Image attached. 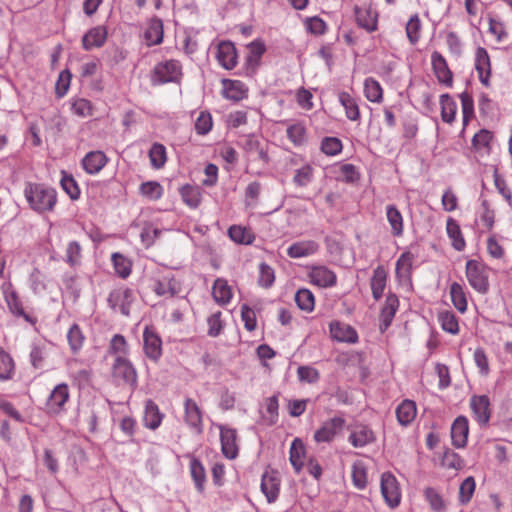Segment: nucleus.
<instances>
[{"label":"nucleus","mask_w":512,"mask_h":512,"mask_svg":"<svg viewBox=\"0 0 512 512\" xmlns=\"http://www.w3.org/2000/svg\"><path fill=\"white\" fill-rule=\"evenodd\" d=\"M286 135L297 147L307 142V130L305 125L301 122L289 123L286 128Z\"/></svg>","instance_id":"33"},{"label":"nucleus","mask_w":512,"mask_h":512,"mask_svg":"<svg viewBox=\"0 0 512 512\" xmlns=\"http://www.w3.org/2000/svg\"><path fill=\"white\" fill-rule=\"evenodd\" d=\"M275 281L274 269L266 263L259 265L258 284L263 288H270Z\"/></svg>","instance_id":"59"},{"label":"nucleus","mask_w":512,"mask_h":512,"mask_svg":"<svg viewBox=\"0 0 512 512\" xmlns=\"http://www.w3.org/2000/svg\"><path fill=\"white\" fill-rule=\"evenodd\" d=\"M425 498L434 511L440 512L445 509L442 496L434 488L425 489Z\"/></svg>","instance_id":"64"},{"label":"nucleus","mask_w":512,"mask_h":512,"mask_svg":"<svg viewBox=\"0 0 512 512\" xmlns=\"http://www.w3.org/2000/svg\"><path fill=\"white\" fill-rule=\"evenodd\" d=\"M113 379L118 383L135 387L137 384V372L127 357H115L111 369Z\"/></svg>","instance_id":"5"},{"label":"nucleus","mask_w":512,"mask_h":512,"mask_svg":"<svg viewBox=\"0 0 512 512\" xmlns=\"http://www.w3.org/2000/svg\"><path fill=\"white\" fill-rule=\"evenodd\" d=\"M466 277L471 287L477 292L485 294L488 291V273L484 264L476 260L467 261Z\"/></svg>","instance_id":"3"},{"label":"nucleus","mask_w":512,"mask_h":512,"mask_svg":"<svg viewBox=\"0 0 512 512\" xmlns=\"http://www.w3.org/2000/svg\"><path fill=\"white\" fill-rule=\"evenodd\" d=\"M71 109L74 114L80 117L91 116L93 110L91 102L84 98L75 99L71 104Z\"/></svg>","instance_id":"63"},{"label":"nucleus","mask_w":512,"mask_h":512,"mask_svg":"<svg viewBox=\"0 0 512 512\" xmlns=\"http://www.w3.org/2000/svg\"><path fill=\"white\" fill-rule=\"evenodd\" d=\"M144 352L147 357L156 361L162 354V341L160 337L149 327L143 332Z\"/></svg>","instance_id":"20"},{"label":"nucleus","mask_w":512,"mask_h":512,"mask_svg":"<svg viewBox=\"0 0 512 512\" xmlns=\"http://www.w3.org/2000/svg\"><path fill=\"white\" fill-rule=\"evenodd\" d=\"M354 14L359 27L365 29L367 32H374L377 30L378 13L372 5H356L354 7Z\"/></svg>","instance_id":"9"},{"label":"nucleus","mask_w":512,"mask_h":512,"mask_svg":"<svg viewBox=\"0 0 512 512\" xmlns=\"http://www.w3.org/2000/svg\"><path fill=\"white\" fill-rule=\"evenodd\" d=\"M189 468H190V473H191V476L195 483L196 489L199 492H203L204 484L206 481V474H205V469H204L203 465L201 464V462L198 459L192 458L190 461Z\"/></svg>","instance_id":"46"},{"label":"nucleus","mask_w":512,"mask_h":512,"mask_svg":"<svg viewBox=\"0 0 512 512\" xmlns=\"http://www.w3.org/2000/svg\"><path fill=\"white\" fill-rule=\"evenodd\" d=\"M84 335L77 324L70 327L67 333V340L73 353H77L83 346Z\"/></svg>","instance_id":"56"},{"label":"nucleus","mask_w":512,"mask_h":512,"mask_svg":"<svg viewBox=\"0 0 512 512\" xmlns=\"http://www.w3.org/2000/svg\"><path fill=\"white\" fill-rule=\"evenodd\" d=\"M305 446L299 439L295 438L290 447V462L297 473H299L304 465Z\"/></svg>","instance_id":"38"},{"label":"nucleus","mask_w":512,"mask_h":512,"mask_svg":"<svg viewBox=\"0 0 512 512\" xmlns=\"http://www.w3.org/2000/svg\"><path fill=\"white\" fill-rule=\"evenodd\" d=\"M228 235L236 243L250 244L253 241V235L250 230L241 226H231L228 230Z\"/></svg>","instance_id":"57"},{"label":"nucleus","mask_w":512,"mask_h":512,"mask_svg":"<svg viewBox=\"0 0 512 512\" xmlns=\"http://www.w3.org/2000/svg\"><path fill=\"white\" fill-rule=\"evenodd\" d=\"M364 94L367 100L373 103H380L383 99V90L380 83L371 77L364 81Z\"/></svg>","instance_id":"41"},{"label":"nucleus","mask_w":512,"mask_h":512,"mask_svg":"<svg viewBox=\"0 0 512 512\" xmlns=\"http://www.w3.org/2000/svg\"><path fill=\"white\" fill-rule=\"evenodd\" d=\"M441 118L445 123L454 122L457 113V103L449 94L440 96Z\"/></svg>","instance_id":"37"},{"label":"nucleus","mask_w":512,"mask_h":512,"mask_svg":"<svg viewBox=\"0 0 512 512\" xmlns=\"http://www.w3.org/2000/svg\"><path fill=\"white\" fill-rule=\"evenodd\" d=\"M297 306L306 312H311L315 306L313 293L308 289H299L295 294Z\"/></svg>","instance_id":"54"},{"label":"nucleus","mask_w":512,"mask_h":512,"mask_svg":"<svg viewBox=\"0 0 512 512\" xmlns=\"http://www.w3.org/2000/svg\"><path fill=\"white\" fill-rule=\"evenodd\" d=\"M387 273L382 266H378L373 271V276L370 281L372 296L375 300H379L386 287Z\"/></svg>","instance_id":"30"},{"label":"nucleus","mask_w":512,"mask_h":512,"mask_svg":"<svg viewBox=\"0 0 512 512\" xmlns=\"http://www.w3.org/2000/svg\"><path fill=\"white\" fill-rule=\"evenodd\" d=\"M398 307V297L395 294H388L380 313V321L385 328L391 324Z\"/></svg>","instance_id":"29"},{"label":"nucleus","mask_w":512,"mask_h":512,"mask_svg":"<svg viewBox=\"0 0 512 512\" xmlns=\"http://www.w3.org/2000/svg\"><path fill=\"white\" fill-rule=\"evenodd\" d=\"M223 96L232 101H240L247 96L248 88L240 80L223 79Z\"/></svg>","instance_id":"25"},{"label":"nucleus","mask_w":512,"mask_h":512,"mask_svg":"<svg viewBox=\"0 0 512 512\" xmlns=\"http://www.w3.org/2000/svg\"><path fill=\"white\" fill-rule=\"evenodd\" d=\"M180 195L185 204L196 208L201 202V193L198 188L191 185H185L180 190Z\"/></svg>","instance_id":"53"},{"label":"nucleus","mask_w":512,"mask_h":512,"mask_svg":"<svg viewBox=\"0 0 512 512\" xmlns=\"http://www.w3.org/2000/svg\"><path fill=\"white\" fill-rule=\"evenodd\" d=\"M244 151L252 157L262 161L263 163L269 162V156L267 152V144L264 143L259 137L250 134L245 136L243 142Z\"/></svg>","instance_id":"13"},{"label":"nucleus","mask_w":512,"mask_h":512,"mask_svg":"<svg viewBox=\"0 0 512 512\" xmlns=\"http://www.w3.org/2000/svg\"><path fill=\"white\" fill-rule=\"evenodd\" d=\"M332 339L338 342L354 344L358 341L356 330L349 324L333 321L329 325Z\"/></svg>","instance_id":"15"},{"label":"nucleus","mask_w":512,"mask_h":512,"mask_svg":"<svg viewBox=\"0 0 512 512\" xmlns=\"http://www.w3.org/2000/svg\"><path fill=\"white\" fill-rule=\"evenodd\" d=\"M417 409L415 402L404 400L396 409V416L401 425L410 424L416 417Z\"/></svg>","instance_id":"36"},{"label":"nucleus","mask_w":512,"mask_h":512,"mask_svg":"<svg viewBox=\"0 0 512 512\" xmlns=\"http://www.w3.org/2000/svg\"><path fill=\"white\" fill-rule=\"evenodd\" d=\"M470 407L474 419L480 425H486L490 420V401L485 395L473 396L470 399Z\"/></svg>","instance_id":"16"},{"label":"nucleus","mask_w":512,"mask_h":512,"mask_svg":"<svg viewBox=\"0 0 512 512\" xmlns=\"http://www.w3.org/2000/svg\"><path fill=\"white\" fill-rule=\"evenodd\" d=\"M280 477L274 470H267L263 473L261 479V491L269 503L277 500L280 492Z\"/></svg>","instance_id":"10"},{"label":"nucleus","mask_w":512,"mask_h":512,"mask_svg":"<svg viewBox=\"0 0 512 512\" xmlns=\"http://www.w3.org/2000/svg\"><path fill=\"white\" fill-rule=\"evenodd\" d=\"M314 178V168L310 164H305L295 171L293 183L297 187L308 186Z\"/></svg>","instance_id":"49"},{"label":"nucleus","mask_w":512,"mask_h":512,"mask_svg":"<svg viewBox=\"0 0 512 512\" xmlns=\"http://www.w3.org/2000/svg\"><path fill=\"white\" fill-rule=\"evenodd\" d=\"M386 217L391 226V233L394 236H401L403 234V217L401 212L394 205L386 207Z\"/></svg>","instance_id":"39"},{"label":"nucleus","mask_w":512,"mask_h":512,"mask_svg":"<svg viewBox=\"0 0 512 512\" xmlns=\"http://www.w3.org/2000/svg\"><path fill=\"white\" fill-rule=\"evenodd\" d=\"M311 283L318 287H332L336 284V274L326 266H314L309 272Z\"/></svg>","instance_id":"18"},{"label":"nucleus","mask_w":512,"mask_h":512,"mask_svg":"<svg viewBox=\"0 0 512 512\" xmlns=\"http://www.w3.org/2000/svg\"><path fill=\"white\" fill-rule=\"evenodd\" d=\"M107 39V30L104 26H96L88 30L82 37V47L86 51L102 47Z\"/></svg>","instance_id":"21"},{"label":"nucleus","mask_w":512,"mask_h":512,"mask_svg":"<svg viewBox=\"0 0 512 512\" xmlns=\"http://www.w3.org/2000/svg\"><path fill=\"white\" fill-rule=\"evenodd\" d=\"M414 256L410 252H404L396 262V276L399 281L404 282L410 279L411 268Z\"/></svg>","instance_id":"35"},{"label":"nucleus","mask_w":512,"mask_h":512,"mask_svg":"<svg viewBox=\"0 0 512 512\" xmlns=\"http://www.w3.org/2000/svg\"><path fill=\"white\" fill-rule=\"evenodd\" d=\"M221 449L224 456L234 459L238 455L237 433L235 429L220 427Z\"/></svg>","instance_id":"17"},{"label":"nucleus","mask_w":512,"mask_h":512,"mask_svg":"<svg viewBox=\"0 0 512 512\" xmlns=\"http://www.w3.org/2000/svg\"><path fill=\"white\" fill-rule=\"evenodd\" d=\"M111 261L114 266L115 273L122 279L130 276L132 271V262L121 253H113Z\"/></svg>","instance_id":"40"},{"label":"nucleus","mask_w":512,"mask_h":512,"mask_svg":"<svg viewBox=\"0 0 512 512\" xmlns=\"http://www.w3.org/2000/svg\"><path fill=\"white\" fill-rule=\"evenodd\" d=\"M109 353L115 357H127L129 346L125 337L121 334H115L109 344Z\"/></svg>","instance_id":"51"},{"label":"nucleus","mask_w":512,"mask_h":512,"mask_svg":"<svg viewBox=\"0 0 512 512\" xmlns=\"http://www.w3.org/2000/svg\"><path fill=\"white\" fill-rule=\"evenodd\" d=\"M381 494L390 508L398 507L401 502V489L396 477L390 472L381 475Z\"/></svg>","instance_id":"6"},{"label":"nucleus","mask_w":512,"mask_h":512,"mask_svg":"<svg viewBox=\"0 0 512 512\" xmlns=\"http://www.w3.org/2000/svg\"><path fill=\"white\" fill-rule=\"evenodd\" d=\"M154 291L159 296L173 297L179 292V284L173 278L164 277L156 282Z\"/></svg>","instance_id":"42"},{"label":"nucleus","mask_w":512,"mask_h":512,"mask_svg":"<svg viewBox=\"0 0 512 512\" xmlns=\"http://www.w3.org/2000/svg\"><path fill=\"white\" fill-rule=\"evenodd\" d=\"M15 365L12 357L0 348V381L10 380L14 375Z\"/></svg>","instance_id":"47"},{"label":"nucleus","mask_w":512,"mask_h":512,"mask_svg":"<svg viewBox=\"0 0 512 512\" xmlns=\"http://www.w3.org/2000/svg\"><path fill=\"white\" fill-rule=\"evenodd\" d=\"M149 159L153 168H162L167 161L166 148L164 145L154 143L149 150Z\"/></svg>","instance_id":"50"},{"label":"nucleus","mask_w":512,"mask_h":512,"mask_svg":"<svg viewBox=\"0 0 512 512\" xmlns=\"http://www.w3.org/2000/svg\"><path fill=\"white\" fill-rule=\"evenodd\" d=\"M70 399L69 387L66 383L56 385L49 394L45 407L48 414L57 416L66 411V404Z\"/></svg>","instance_id":"4"},{"label":"nucleus","mask_w":512,"mask_h":512,"mask_svg":"<svg viewBox=\"0 0 512 512\" xmlns=\"http://www.w3.org/2000/svg\"><path fill=\"white\" fill-rule=\"evenodd\" d=\"M421 28L422 25L419 16L418 14H414L406 24V35L412 45H415L420 40Z\"/></svg>","instance_id":"52"},{"label":"nucleus","mask_w":512,"mask_h":512,"mask_svg":"<svg viewBox=\"0 0 512 512\" xmlns=\"http://www.w3.org/2000/svg\"><path fill=\"white\" fill-rule=\"evenodd\" d=\"M184 420L186 424L195 429L197 433L202 431V413L196 402L190 398H187L184 403Z\"/></svg>","instance_id":"27"},{"label":"nucleus","mask_w":512,"mask_h":512,"mask_svg":"<svg viewBox=\"0 0 512 512\" xmlns=\"http://www.w3.org/2000/svg\"><path fill=\"white\" fill-rule=\"evenodd\" d=\"M144 39L148 46L158 45L163 40V24L159 19L150 21L147 29L144 32Z\"/></svg>","instance_id":"34"},{"label":"nucleus","mask_w":512,"mask_h":512,"mask_svg":"<svg viewBox=\"0 0 512 512\" xmlns=\"http://www.w3.org/2000/svg\"><path fill=\"white\" fill-rule=\"evenodd\" d=\"M107 301L112 310L119 311L124 316H129L130 306L134 301L133 291L127 287L116 288L109 293Z\"/></svg>","instance_id":"7"},{"label":"nucleus","mask_w":512,"mask_h":512,"mask_svg":"<svg viewBox=\"0 0 512 512\" xmlns=\"http://www.w3.org/2000/svg\"><path fill=\"white\" fill-rule=\"evenodd\" d=\"M475 68L478 72L480 82L488 86L491 75V64L488 52L483 47H478L476 50Z\"/></svg>","instance_id":"23"},{"label":"nucleus","mask_w":512,"mask_h":512,"mask_svg":"<svg viewBox=\"0 0 512 512\" xmlns=\"http://www.w3.org/2000/svg\"><path fill=\"white\" fill-rule=\"evenodd\" d=\"M216 59L224 69H233L238 63V55L234 44L230 41L220 42L217 46Z\"/></svg>","instance_id":"12"},{"label":"nucleus","mask_w":512,"mask_h":512,"mask_svg":"<svg viewBox=\"0 0 512 512\" xmlns=\"http://www.w3.org/2000/svg\"><path fill=\"white\" fill-rule=\"evenodd\" d=\"M247 65L253 70L258 66L266 48L262 41L255 40L248 45Z\"/></svg>","instance_id":"45"},{"label":"nucleus","mask_w":512,"mask_h":512,"mask_svg":"<svg viewBox=\"0 0 512 512\" xmlns=\"http://www.w3.org/2000/svg\"><path fill=\"white\" fill-rule=\"evenodd\" d=\"M342 150V142L336 137H325L321 142V151L329 156H335Z\"/></svg>","instance_id":"62"},{"label":"nucleus","mask_w":512,"mask_h":512,"mask_svg":"<svg viewBox=\"0 0 512 512\" xmlns=\"http://www.w3.org/2000/svg\"><path fill=\"white\" fill-rule=\"evenodd\" d=\"M24 193L31 208L38 212L52 210L57 201L56 191L41 184H28Z\"/></svg>","instance_id":"1"},{"label":"nucleus","mask_w":512,"mask_h":512,"mask_svg":"<svg viewBox=\"0 0 512 512\" xmlns=\"http://www.w3.org/2000/svg\"><path fill=\"white\" fill-rule=\"evenodd\" d=\"M492 134L488 130H480L472 139V145L477 151L489 153Z\"/></svg>","instance_id":"58"},{"label":"nucleus","mask_w":512,"mask_h":512,"mask_svg":"<svg viewBox=\"0 0 512 512\" xmlns=\"http://www.w3.org/2000/svg\"><path fill=\"white\" fill-rule=\"evenodd\" d=\"M108 158L102 151H91L87 153L82 159L83 169L88 174H97L99 173L104 166L107 164Z\"/></svg>","instance_id":"24"},{"label":"nucleus","mask_w":512,"mask_h":512,"mask_svg":"<svg viewBox=\"0 0 512 512\" xmlns=\"http://www.w3.org/2000/svg\"><path fill=\"white\" fill-rule=\"evenodd\" d=\"M468 434V419L465 416H458L451 426L452 444L456 448H464L467 444Z\"/></svg>","instance_id":"19"},{"label":"nucleus","mask_w":512,"mask_h":512,"mask_svg":"<svg viewBox=\"0 0 512 512\" xmlns=\"http://www.w3.org/2000/svg\"><path fill=\"white\" fill-rule=\"evenodd\" d=\"M338 100L345 110L346 117L351 121H357L360 118L359 106L354 97L347 92H340Z\"/></svg>","instance_id":"31"},{"label":"nucleus","mask_w":512,"mask_h":512,"mask_svg":"<svg viewBox=\"0 0 512 512\" xmlns=\"http://www.w3.org/2000/svg\"><path fill=\"white\" fill-rule=\"evenodd\" d=\"M351 445L355 448L364 447L375 440L373 431L366 425H355L348 438Z\"/></svg>","instance_id":"26"},{"label":"nucleus","mask_w":512,"mask_h":512,"mask_svg":"<svg viewBox=\"0 0 512 512\" xmlns=\"http://www.w3.org/2000/svg\"><path fill=\"white\" fill-rule=\"evenodd\" d=\"M450 296L454 307L464 313L467 310V299L464 288L461 284L454 282L450 286Z\"/></svg>","instance_id":"43"},{"label":"nucleus","mask_w":512,"mask_h":512,"mask_svg":"<svg viewBox=\"0 0 512 512\" xmlns=\"http://www.w3.org/2000/svg\"><path fill=\"white\" fill-rule=\"evenodd\" d=\"M346 421L341 416H334L323 422L321 427L314 433V440L317 443H330L344 429Z\"/></svg>","instance_id":"8"},{"label":"nucleus","mask_w":512,"mask_h":512,"mask_svg":"<svg viewBox=\"0 0 512 512\" xmlns=\"http://www.w3.org/2000/svg\"><path fill=\"white\" fill-rule=\"evenodd\" d=\"M163 419V415L160 413L157 404L152 400H147L145 403V410L143 416V422L145 427L155 430L157 429Z\"/></svg>","instance_id":"28"},{"label":"nucleus","mask_w":512,"mask_h":512,"mask_svg":"<svg viewBox=\"0 0 512 512\" xmlns=\"http://www.w3.org/2000/svg\"><path fill=\"white\" fill-rule=\"evenodd\" d=\"M441 465L448 469L459 470L463 467V460L457 453L447 449L442 456Z\"/></svg>","instance_id":"61"},{"label":"nucleus","mask_w":512,"mask_h":512,"mask_svg":"<svg viewBox=\"0 0 512 512\" xmlns=\"http://www.w3.org/2000/svg\"><path fill=\"white\" fill-rule=\"evenodd\" d=\"M320 245L314 240H302L293 243L287 248V255L291 258H303L316 254Z\"/></svg>","instance_id":"22"},{"label":"nucleus","mask_w":512,"mask_h":512,"mask_svg":"<svg viewBox=\"0 0 512 512\" xmlns=\"http://www.w3.org/2000/svg\"><path fill=\"white\" fill-rule=\"evenodd\" d=\"M212 295L217 303L221 305L228 304L232 298L231 287L226 280L218 278L213 284Z\"/></svg>","instance_id":"32"},{"label":"nucleus","mask_w":512,"mask_h":512,"mask_svg":"<svg viewBox=\"0 0 512 512\" xmlns=\"http://www.w3.org/2000/svg\"><path fill=\"white\" fill-rule=\"evenodd\" d=\"M446 230L449 238L452 240L453 247L458 251L463 250L465 247V241L462 237L458 223L454 219L449 218L446 223Z\"/></svg>","instance_id":"44"},{"label":"nucleus","mask_w":512,"mask_h":512,"mask_svg":"<svg viewBox=\"0 0 512 512\" xmlns=\"http://www.w3.org/2000/svg\"><path fill=\"white\" fill-rule=\"evenodd\" d=\"M431 64L433 72L439 83L451 87L453 84V74L448 67L446 59L438 51L431 54Z\"/></svg>","instance_id":"11"},{"label":"nucleus","mask_w":512,"mask_h":512,"mask_svg":"<svg viewBox=\"0 0 512 512\" xmlns=\"http://www.w3.org/2000/svg\"><path fill=\"white\" fill-rule=\"evenodd\" d=\"M2 292L10 312L16 316L23 317L27 322H32V318L25 313L19 297L10 282H5L2 285Z\"/></svg>","instance_id":"14"},{"label":"nucleus","mask_w":512,"mask_h":512,"mask_svg":"<svg viewBox=\"0 0 512 512\" xmlns=\"http://www.w3.org/2000/svg\"><path fill=\"white\" fill-rule=\"evenodd\" d=\"M140 193L148 200H158L163 195V187L156 181H148L140 186Z\"/></svg>","instance_id":"55"},{"label":"nucleus","mask_w":512,"mask_h":512,"mask_svg":"<svg viewBox=\"0 0 512 512\" xmlns=\"http://www.w3.org/2000/svg\"><path fill=\"white\" fill-rule=\"evenodd\" d=\"M182 78V66L177 60H166L155 65L151 82L153 85L178 83Z\"/></svg>","instance_id":"2"},{"label":"nucleus","mask_w":512,"mask_h":512,"mask_svg":"<svg viewBox=\"0 0 512 512\" xmlns=\"http://www.w3.org/2000/svg\"><path fill=\"white\" fill-rule=\"evenodd\" d=\"M476 482L472 476L467 477L460 485L459 488V501L462 504L468 503L475 491Z\"/></svg>","instance_id":"60"},{"label":"nucleus","mask_w":512,"mask_h":512,"mask_svg":"<svg viewBox=\"0 0 512 512\" xmlns=\"http://www.w3.org/2000/svg\"><path fill=\"white\" fill-rule=\"evenodd\" d=\"M438 321L444 331L453 335L459 333L458 319L451 311L440 312L438 315Z\"/></svg>","instance_id":"48"}]
</instances>
